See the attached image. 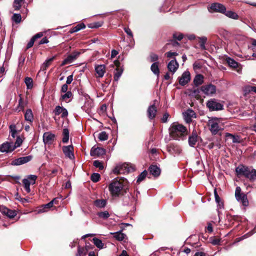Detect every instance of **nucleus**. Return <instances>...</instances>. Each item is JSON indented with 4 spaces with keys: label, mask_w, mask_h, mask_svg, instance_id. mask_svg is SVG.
Returning <instances> with one entry per match:
<instances>
[{
    "label": "nucleus",
    "mask_w": 256,
    "mask_h": 256,
    "mask_svg": "<svg viewBox=\"0 0 256 256\" xmlns=\"http://www.w3.org/2000/svg\"><path fill=\"white\" fill-rule=\"evenodd\" d=\"M236 172L238 175L244 176L250 180L256 178V170L243 165H240L238 166L236 169Z\"/></svg>",
    "instance_id": "nucleus-3"
},
{
    "label": "nucleus",
    "mask_w": 256,
    "mask_h": 256,
    "mask_svg": "<svg viewBox=\"0 0 256 256\" xmlns=\"http://www.w3.org/2000/svg\"><path fill=\"white\" fill-rule=\"evenodd\" d=\"M227 17L234 19V20H238V14L232 10H226V8H225L224 12L222 13Z\"/></svg>",
    "instance_id": "nucleus-27"
},
{
    "label": "nucleus",
    "mask_w": 256,
    "mask_h": 256,
    "mask_svg": "<svg viewBox=\"0 0 256 256\" xmlns=\"http://www.w3.org/2000/svg\"><path fill=\"white\" fill-rule=\"evenodd\" d=\"M62 152L65 156L70 160H74V147L72 145L63 146L62 148Z\"/></svg>",
    "instance_id": "nucleus-12"
},
{
    "label": "nucleus",
    "mask_w": 256,
    "mask_h": 256,
    "mask_svg": "<svg viewBox=\"0 0 256 256\" xmlns=\"http://www.w3.org/2000/svg\"><path fill=\"white\" fill-rule=\"evenodd\" d=\"M184 120L186 123H190L192 122V118L196 117V114L194 110H188L183 113Z\"/></svg>",
    "instance_id": "nucleus-22"
},
{
    "label": "nucleus",
    "mask_w": 256,
    "mask_h": 256,
    "mask_svg": "<svg viewBox=\"0 0 256 256\" xmlns=\"http://www.w3.org/2000/svg\"><path fill=\"white\" fill-rule=\"evenodd\" d=\"M55 138V134H52L51 132H46L43 134V142L46 146H50L53 143Z\"/></svg>",
    "instance_id": "nucleus-13"
},
{
    "label": "nucleus",
    "mask_w": 256,
    "mask_h": 256,
    "mask_svg": "<svg viewBox=\"0 0 256 256\" xmlns=\"http://www.w3.org/2000/svg\"><path fill=\"white\" fill-rule=\"evenodd\" d=\"M63 138L62 141L64 143H66L69 139V131L67 128H64L62 132Z\"/></svg>",
    "instance_id": "nucleus-40"
},
{
    "label": "nucleus",
    "mask_w": 256,
    "mask_h": 256,
    "mask_svg": "<svg viewBox=\"0 0 256 256\" xmlns=\"http://www.w3.org/2000/svg\"><path fill=\"white\" fill-rule=\"evenodd\" d=\"M22 142L23 140L20 136H16V141L14 144V148L16 149V148L20 147L22 144Z\"/></svg>",
    "instance_id": "nucleus-48"
},
{
    "label": "nucleus",
    "mask_w": 256,
    "mask_h": 256,
    "mask_svg": "<svg viewBox=\"0 0 256 256\" xmlns=\"http://www.w3.org/2000/svg\"><path fill=\"white\" fill-rule=\"evenodd\" d=\"M123 72V70L121 68H117L116 70L114 75V80L116 81H118L120 77L121 76Z\"/></svg>",
    "instance_id": "nucleus-38"
},
{
    "label": "nucleus",
    "mask_w": 256,
    "mask_h": 256,
    "mask_svg": "<svg viewBox=\"0 0 256 256\" xmlns=\"http://www.w3.org/2000/svg\"><path fill=\"white\" fill-rule=\"evenodd\" d=\"M10 134L11 136L14 138L16 136L18 130L16 128V126L14 124H12L10 126Z\"/></svg>",
    "instance_id": "nucleus-44"
},
{
    "label": "nucleus",
    "mask_w": 256,
    "mask_h": 256,
    "mask_svg": "<svg viewBox=\"0 0 256 256\" xmlns=\"http://www.w3.org/2000/svg\"><path fill=\"white\" fill-rule=\"evenodd\" d=\"M168 116H169V114H168V113H167V112L165 113V114H164V116H162V121L163 122H167Z\"/></svg>",
    "instance_id": "nucleus-59"
},
{
    "label": "nucleus",
    "mask_w": 256,
    "mask_h": 256,
    "mask_svg": "<svg viewBox=\"0 0 256 256\" xmlns=\"http://www.w3.org/2000/svg\"><path fill=\"white\" fill-rule=\"evenodd\" d=\"M12 20L16 23H20L21 22L22 17L20 14H14L12 16Z\"/></svg>",
    "instance_id": "nucleus-51"
},
{
    "label": "nucleus",
    "mask_w": 256,
    "mask_h": 256,
    "mask_svg": "<svg viewBox=\"0 0 256 256\" xmlns=\"http://www.w3.org/2000/svg\"><path fill=\"white\" fill-rule=\"evenodd\" d=\"M58 201L57 198H55L53 199L52 201H50L48 204H46L42 206V209L40 210L39 212H42L46 211L44 209H48L52 206L54 204H56V202Z\"/></svg>",
    "instance_id": "nucleus-31"
},
{
    "label": "nucleus",
    "mask_w": 256,
    "mask_h": 256,
    "mask_svg": "<svg viewBox=\"0 0 256 256\" xmlns=\"http://www.w3.org/2000/svg\"><path fill=\"white\" fill-rule=\"evenodd\" d=\"M220 240L216 238H211L210 242L213 245H219L220 244Z\"/></svg>",
    "instance_id": "nucleus-56"
},
{
    "label": "nucleus",
    "mask_w": 256,
    "mask_h": 256,
    "mask_svg": "<svg viewBox=\"0 0 256 256\" xmlns=\"http://www.w3.org/2000/svg\"><path fill=\"white\" fill-rule=\"evenodd\" d=\"M150 70L156 76L160 74L159 62H154L150 66Z\"/></svg>",
    "instance_id": "nucleus-29"
},
{
    "label": "nucleus",
    "mask_w": 256,
    "mask_h": 256,
    "mask_svg": "<svg viewBox=\"0 0 256 256\" xmlns=\"http://www.w3.org/2000/svg\"><path fill=\"white\" fill-rule=\"evenodd\" d=\"M196 40L200 44V47L202 50H204L206 49L205 44L207 41V38L206 36L197 37Z\"/></svg>",
    "instance_id": "nucleus-33"
},
{
    "label": "nucleus",
    "mask_w": 256,
    "mask_h": 256,
    "mask_svg": "<svg viewBox=\"0 0 256 256\" xmlns=\"http://www.w3.org/2000/svg\"><path fill=\"white\" fill-rule=\"evenodd\" d=\"M87 252L84 248L78 246L76 255L78 256H85Z\"/></svg>",
    "instance_id": "nucleus-46"
},
{
    "label": "nucleus",
    "mask_w": 256,
    "mask_h": 256,
    "mask_svg": "<svg viewBox=\"0 0 256 256\" xmlns=\"http://www.w3.org/2000/svg\"><path fill=\"white\" fill-rule=\"evenodd\" d=\"M110 234L113 235L114 237L118 240L122 241L124 240L126 237V234L120 232H110Z\"/></svg>",
    "instance_id": "nucleus-30"
},
{
    "label": "nucleus",
    "mask_w": 256,
    "mask_h": 256,
    "mask_svg": "<svg viewBox=\"0 0 256 256\" xmlns=\"http://www.w3.org/2000/svg\"><path fill=\"white\" fill-rule=\"evenodd\" d=\"M206 106L210 111H217L223 109V104L216 100L212 98L206 102Z\"/></svg>",
    "instance_id": "nucleus-8"
},
{
    "label": "nucleus",
    "mask_w": 256,
    "mask_h": 256,
    "mask_svg": "<svg viewBox=\"0 0 256 256\" xmlns=\"http://www.w3.org/2000/svg\"><path fill=\"white\" fill-rule=\"evenodd\" d=\"M214 195L216 202L218 204L219 208H222L223 207V203L221 201L220 198L218 196L216 189L214 190Z\"/></svg>",
    "instance_id": "nucleus-36"
},
{
    "label": "nucleus",
    "mask_w": 256,
    "mask_h": 256,
    "mask_svg": "<svg viewBox=\"0 0 256 256\" xmlns=\"http://www.w3.org/2000/svg\"><path fill=\"white\" fill-rule=\"evenodd\" d=\"M94 107V102L90 98L86 99L84 104L82 106V110L86 113L89 114L92 108Z\"/></svg>",
    "instance_id": "nucleus-20"
},
{
    "label": "nucleus",
    "mask_w": 256,
    "mask_h": 256,
    "mask_svg": "<svg viewBox=\"0 0 256 256\" xmlns=\"http://www.w3.org/2000/svg\"><path fill=\"white\" fill-rule=\"evenodd\" d=\"M92 241L94 245L100 249H102L104 248V244L102 242V241L96 238H94L92 239Z\"/></svg>",
    "instance_id": "nucleus-41"
},
{
    "label": "nucleus",
    "mask_w": 256,
    "mask_h": 256,
    "mask_svg": "<svg viewBox=\"0 0 256 256\" xmlns=\"http://www.w3.org/2000/svg\"><path fill=\"white\" fill-rule=\"evenodd\" d=\"M24 1V0H14L13 4V6L14 10H19Z\"/></svg>",
    "instance_id": "nucleus-43"
},
{
    "label": "nucleus",
    "mask_w": 256,
    "mask_h": 256,
    "mask_svg": "<svg viewBox=\"0 0 256 256\" xmlns=\"http://www.w3.org/2000/svg\"><path fill=\"white\" fill-rule=\"evenodd\" d=\"M158 103V101L156 100H154V104L150 105L148 108L147 112L148 116L150 119H153L156 117L157 108L156 104Z\"/></svg>",
    "instance_id": "nucleus-15"
},
{
    "label": "nucleus",
    "mask_w": 256,
    "mask_h": 256,
    "mask_svg": "<svg viewBox=\"0 0 256 256\" xmlns=\"http://www.w3.org/2000/svg\"><path fill=\"white\" fill-rule=\"evenodd\" d=\"M25 84L26 86L27 89H31L33 86V80L30 77H26L24 80Z\"/></svg>",
    "instance_id": "nucleus-42"
},
{
    "label": "nucleus",
    "mask_w": 256,
    "mask_h": 256,
    "mask_svg": "<svg viewBox=\"0 0 256 256\" xmlns=\"http://www.w3.org/2000/svg\"><path fill=\"white\" fill-rule=\"evenodd\" d=\"M55 56H53L51 58H50L46 60L42 64V68L43 70H46L52 64L53 60L54 59Z\"/></svg>",
    "instance_id": "nucleus-35"
},
{
    "label": "nucleus",
    "mask_w": 256,
    "mask_h": 256,
    "mask_svg": "<svg viewBox=\"0 0 256 256\" xmlns=\"http://www.w3.org/2000/svg\"><path fill=\"white\" fill-rule=\"evenodd\" d=\"M167 150L168 152L174 155L179 154L181 152V148L178 145L174 144H170L167 146Z\"/></svg>",
    "instance_id": "nucleus-17"
},
{
    "label": "nucleus",
    "mask_w": 256,
    "mask_h": 256,
    "mask_svg": "<svg viewBox=\"0 0 256 256\" xmlns=\"http://www.w3.org/2000/svg\"><path fill=\"white\" fill-rule=\"evenodd\" d=\"M226 62L230 67L236 68L238 66V63L230 58H226Z\"/></svg>",
    "instance_id": "nucleus-37"
},
{
    "label": "nucleus",
    "mask_w": 256,
    "mask_h": 256,
    "mask_svg": "<svg viewBox=\"0 0 256 256\" xmlns=\"http://www.w3.org/2000/svg\"><path fill=\"white\" fill-rule=\"evenodd\" d=\"M96 78H102L106 72V66L104 64L96 65L94 66Z\"/></svg>",
    "instance_id": "nucleus-16"
},
{
    "label": "nucleus",
    "mask_w": 256,
    "mask_h": 256,
    "mask_svg": "<svg viewBox=\"0 0 256 256\" xmlns=\"http://www.w3.org/2000/svg\"><path fill=\"white\" fill-rule=\"evenodd\" d=\"M204 82V76L202 74H198L196 76L194 80V83L195 86H198L202 84Z\"/></svg>",
    "instance_id": "nucleus-34"
},
{
    "label": "nucleus",
    "mask_w": 256,
    "mask_h": 256,
    "mask_svg": "<svg viewBox=\"0 0 256 256\" xmlns=\"http://www.w3.org/2000/svg\"><path fill=\"white\" fill-rule=\"evenodd\" d=\"M37 178L36 175L30 174L22 180V182L24 187L27 193L30 192V185H33L36 184Z\"/></svg>",
    "instance_id": "nucleus-7"
},
{
    "label": "nucleus",
    "mask_w": 256,
    "mask_h": 256,
    "mask_svg": "<svg viewBox=\"0 0 256 256\" xmlns=\"http://www.w3.org/2000/svg\"><path fill=\"white\" fill-rule=\"evenodd\" d=\"M25 120L30 122H32L34 120V116L32 112L30 109L26 110L24 114Z\"/></svg>",
    "instance_id": "nucleus-32"
},
{
    "label": "nucleus",
    "mask_w": 256,
    "mask_h": 256,
    "mask_svg": "<svg viewBox=\"0 0 256 256\" xmlns=\"http://www.w3.org/2000/svg\"><path fill=\"white\" fill-rule=\"evenodd\" d=\"M42 36V32H39L35 34L32 38L35 40L36 38H40Z\"/></svg>",
    "instance_id": "nucleus-63"
},
{
    "label": "nucleus",
    "mask_w": 256,
    "mask_h": 256,
    "mask_svg": "<svg viewBox=\"0 0 256 256\" xmlns=\"http://www.w3.org/2000/svg\"><path fill=\"white\" fill-rule=\"evenodd\" d=\"M255 86H246L244 88V91L246 93H250L251 92H254V90Z\"/></svg>",
    "instance_id": "nucleus-55"
},
{
    "label": "nucleus",
    "mask_w": 256,
    "mask_h": 256,
    "mask_svg": "<svg viewBox=\"0 0 256 256\" xmlns=\"http://www.w3.org/2000/svg\"><path fill=\"white\" fill-rule=\"evenodd\" d=\"M135 166L130 163L119 164L113 170L116 174H124L133 172L135 170Z\"/></svg>",
    "instance_id": "nucleus-4"
},
{
    "label": "nucleus",
    "mask_w": 256,
    "mask_h": 256,
    "mask_svg": "<svg viewBox=\"0 0 256 256\" xmlns=\"http://www.w3.org/2000/svg\"><path fill=\"white\" fill-rule=\"evenodd\" d=\"M174 38L178 40H180L183 38V35L182 34H178L177 36L176 34H174Z\"/></svg>",
    "instance_id": "nucleus-64"
},
{
    "label": "nucleus",
    "mask_w": 256,
    "mask_h": 256,
    "mask_svg": "<svg viewBox=\"0 0 256 256\" xmlns=\"http://www.w3.org/2000/svg\"><path fill=\"white\" fill-rule=\"evenodd\" d=\"M34 41L35 40L34 39H32V38L27 44L26 49L30 48L31 47H32L34 45Z\"/></svg>",
    "instance_id": "nucleus-61"
},
{
    "label": "nucleus",
    "mask_w": 256,
    "mask_h": 256,
    "mask_svg": "<svg viewBox=\"0 0 256 256\" xmlns=\"http://www.w3.org/2000/svg\"><path fill=\"white\" fill-rule=\"evenodd\" d=\"M149 171L150 173L154 176H158L160 173V168L156 166H151L149 168Z\"/></svg>",
    "instance_id": "nucleus-26"
},
{
    "label": "nucleus",
    "mask_w": 256,
    "mask_h": 256,
    "mask_svg": "<svg viewBox=\"0 0 256 256\" xmlns=\"http://www.w3.org/2000/svg\"><path fill=\"white\" fill-rule=\"evenodd\" d=\"M68 89V86L67 84H64L62 86L61 88V92H67Z\"/></svg>",
    "instance_id": "nucleus-62"
},
{
    "label": "nucleus",
    "mask_w": 256,
    "mask_h": 256,
    "mask_svg": "<svg viewBox=\"0 0 256 256\" xmlns=\"http://www.w3.org/2000/svg\"><path fill=\"white\" fill-rule=\"evenodd\" d=\"M235 197L236 200L244 206H247L248 205V200L246 194L241 192V188L237 186L235 191Z\"/></svg>",
    "instance_id": "nucleus-6"
},
{
    "label": "nucleus",
    "mask_w": 256,
    "mask_h": 256,
    "mask_svg": "<svg viewBox=\"0 0 256 256\" xmlns=\"http://www.w3.org/2000/svg\"><path fill=\"white\" fill-rule=\"evenodd\" d=\"M98 138L101 141L106 140L108 138V135L106 132H102L99 134Z\"/></svg>",
    "instance_id": "nucleus-50"
},
{
    "label": "nucleus",
    "mask_w": 256,
    "mask_h": 256,
    "mask_svg": "<svg viewBox=\"0 0 256 256\" xmlns=\"http://www.w3.org/2000/svg\"><path fill=\"white\" fill-rule=\"evenodd\" d=\"M106 152L105 150L102 148H92L90 150V156H100L104 154Z\"/></svg>",
    "instance_id": "nucleus-23"
},
{
    "label": "nucleus",
    "mask_w": 256,
    "mask_h": 256,
    "mask_svg": "<svg viewBox=\"0 0 256 256\" xmlns=\"http://www.w3.org/2000/svg\"><path fill=\"white\" fill-rule=\"evenodd\" d=\"M1 211L2 213L7 216L10 218H14L16 214L14 210H10L6 207L2 208H1Z\"/></svg>",
    "instance_id": "nucleus-25"
},
{
    "label": "nucleus",
    "mask_w": 256,
    "mask_h": 256,
    "mask_svg": "<svg viewBox=\"0 0 256 256\" xmlns=\"http://www.w3.org/2000/svg\"><path fill=\"white\" fill-rule=\"evenodd\" d=\"M147 173L146 170L143 171L138 177L137 182L140 183L142 181L146 178Z\"/></svg>",
    "instance_id": "nucleus-47"
},
{
    "label": "nucleus",
    "mask_w": 256,
    "mask_h": 256,
    "mask_svg": "<svg viewBox=\"0 0 256 256\" xmlns=\"http://www.w3.org/2000/svg\"><path fill=\"white\" fill-rule=\"evenodd\" d=\"M54 112L55 115H59L60 114H62L61 116L62 118H66L68 115V110L63 107H61L60 106H56L54 110Z\"/></svg>",
    "instance_id": "nucleus-24"
},
{
    "label": "nucleus",
    "mask_w": 256,
    "mask_h": 256,
    "mask_svg": "<svg viewBox=\"0 0 256 256\" xmlns=\"http://www.w3.org/2000/svg\"><path fill=\"white\" fill-rule=\"evenodd\" d=\"M225 6L222 4L214 2L208 8V10L210 12H220L222 14L225 10Z\"/></svg>",
    "instance_id": "nucleus-9"
},
{
    "label": "nucleus",
    "mask_w": 256,
    "mask_h": 256,
    "mask_svg": "<svg viewBox=\"0 0 256 256\" xmlns=\"http://www.w3.org/2000/svg\"><path fill=\"white\" fill-rule=\"evenodd\" d=\"M80 54L78 52H74L72 54H70L65 58L62 63V66H64L67 64H69L73 62Z\"/></svg>",
    "instance_id": "nucleus-18"
},
{
    "label": "nucleus",
    "mask_w": 256,
    "mask_h": 256,
    "mask_svg": "<svg viewBox=\"0 0 256 256\" xmlns=\"http://www.w3.org/2000/svg\"><path fill=\"white\" fill-rule=\"evenodd\" d=\"M94 204L99 208L104 207L106 204V202L104 200H97L94 201Z\"/></svg>",
    "instance_id": "nucleus-45"
},
{
    "label": "nucleus",
    "mask_w": 256,
    "mask_h": 256,
    "mask_svg": "<svg viewBox=\"0 0 256 256\" xmlns=\"http://www.w3.org/2000/svg\"><path fill=\"white\" fill-rule=\"evenodd\" d=\"M94 166L95 167L98 168L100 170H102L104 168L102 162L98 160H94Z\"/></svg>",
    "instance_id": "nucleus-53"
},
{
    "label": "nucleus",
    "mask_w": 256,
    "mask_h": 256,
    "mask_svg": "<svg viewBox=\"0 0 256 256\" xmlns=\"http://www.w3.org/2000/svg\"><path fill=\"white\" fill-rule=\"evenodd\" d=\"M179 64L176 59L170 60L168 64L167 68L168 70L174 74L178 69Z\"/></svg>",
    "instance_id": "nucleus-21"
},
{
    "label": "nucleus",
    "mask_w": 256,
    "mask_h": 256,
    "mask_svg": "<svg viewBox=\"0 0 256 256\" xmlns=\"http://www.w3.org/2000/svg\"><path fill=\"white\" fill-rule=\"evenodd\" d=\"M108 190L111 195L118 197L126 193L128 190V182L126 179H114L108 186Z\"/></svg>",
    "instance_id": "nucleus-1"
},
{
    "label": "nucleus",
    "mask_w": 256,
    "mask_h": 256,
    "mask_svg": "<svg viewBox=\"0 0 256 256\" xmlns=\"http://www.w3.org/2000/svg\"><path fill=\"white\" fill-rule=\"evenodd\" d=\"M32 158V157L31 156L20 157L12 160L11 164L12 166H20L23 164L30 161Z\"/></svg>",
    "instance_id": "nucleus-14"
},
{
    "label": "nucleus",
    "mask_w": 256,
    "mask_h": 256,
    "mask_svg": "<svg viewBox=\"0 0 256 256\" xmlns=\"http://www.w3.org/2000/svg\"><path fill=\"white\" fill-rule=\"evenodd\" d=\"M166 56L168 58H172V56H176L178 55V54L176 52H168L166 54Z\"/></svg>",
    "instance_id": "nucleus-58"
},
{
    "label": "nucleus",
    "mask_w": 256,
    "mask_h": 256,
    "mask_svg": "<svg viewBox=\"0 0 256 256\" xmlns=\"http://www.w3.org/2000/svg\"><path fill=\"white\" fill-rule=\"evenodd\" d=\"M220 120L216 118H212L209 119L208 125L210 130L213 134H216L222 128L220 126Z\"/></svg>",
    "instance_id": "nucleus-5"
},
{
    "label": "nucleus",
    "mask_w": 256,
    "mask_h": 256,
    "mask_svg": "<svg viewBox=\"0 0 256 256\" xmlns=\"http://www.w3.org/2000/svg\"><path fill=\"white\" fill-rule=\"evenodd\" d=\"M150 58L151 62H158L157 60H158V56L154 53H151L150 55Z\"/></svg>",
    "instance_id": "nucleus-54"
},
{
    "label": "nucleus",
    "mask_w": 256,
    "mask_h": 256,
    "mask_svg": "<svg viewBox=\"0 0 256 256\" xmlns=\"http://www.w3.org/2000/svg\"><path fill=\"white\" fill-rule=\"evenodd\" d=\"M190 72L186 71L179 78V83L181 86H184L190 82Z\"/></svg>",
    "instance_id": "nucleus-19"
},
{
    "label": "nucleus",
    "mask_w": 256,
    "mask_h": 256,
    "mask_svg": "<svg viewBox=\"0 0 256 256\" xmlns=\"http://www.w3.org/2000/svg\"><path fill=\"white\" fill-rule=\"evenodd\" d=\"M198 141V135L196 134L192 133V134L189 136L188 144L190 146H194Z\"/></svg>",
    "instance_id": "nucleus-28"
},
{
    "label": "nucleus",
    "mask_w": 256,
    "mask_h": 256,
    "mask_svg": "<svg viewBox=\"0 0 256 256\" xmlns=\"http://www.w3.org/2000/svg\"><path fill=\"white\" fill-rule=\"evenodd\" d=\"M100 178V175L98 173H94L92 174L90 178L91 180L94 182H96L99 181Z\"/></svg>",
    "instance_id": "nucleus-52"
},
{
    "label": "nucleus",
    "mask_w": 256,
    "mask_h": 256,
    "mask_svg": "<svg viewBox=\"0 0 256 256\" xmlns=\"http://www.w3.org/2000/svg\"><path fill=\"white\" fill-rule=\"evenodd\" d=\"M200 90L206 95L211 96L214 94L216 92V87L212 84H208L202 86L200 88Z\"/></svg>",
    "instance_id": "nucleus-11"
},
{
    "label": "nucleus",
    "mask_w": 256,
    "mask_h": 256,
    "mask_svg": "<svg viewBox=\"0 0 256 256\" xmlns=\"http://www.w3.org/2000/svg\"><path fill=\"white\" fill-rule=\"evenodd\" d=\"M14 150L12 142H6L0 145V152H12Z\"/></svg>",
    "instance_id": "nucleus-10"
},
{
    "label": "nucleus",
    "mask_w": 256,
    "mask_h": 256,
    "mask_svg": "<svg viewBox=\"0 0 256 256\" xmlns=\"http://www.w3.org/2000/svg\"><path fill=\"white\" fill-rule=\"evenodd\" d=\"M98 216L103 219H106L110 216V214L108 211L100 212L98 214Z\"/></svg>",
    "instance_id": "nucleus-49"
},
{
    "label": "nucleus",
    "mask_w": 256,
    "mask_h": 256,
    "mask_svg": "<svg viewBox=\"0 0 256 256\" xmlns=\"http://www.w3.org/2000/svg\"><path fill=\"white\" fill-rule=\"evenodd\" d=\"M66 93L62 96V100H66L68 98H71L72 96V93L70 91H68L66 92Z\"/></svg>",
    "instance_id": "nucleus-57"
},
{
    "label": "nucleus",
    "mask_w": 256,
    "mask_h": 256,
    "mask_svg": "<svg viewBox=\"0 0 256 256\" xmlns=\"http://www.w3.org/2000/svg\"><path fill=\"white\" fill-rule=\"evenodd\" d=\"M73 80V75L71 74L67 77L66 84H71Z\"/></svg>",
    "instance_id": "nucleus-60"
},
{
    "label": "nucleus",
    "mask_w": 256,
    "mask_h": 256,
    "mask_svg": "<svg viewBox=\"0 0 256 256\" xmlns=\"http://www.w3.org/2000/svg\"><path fill=\"white\" fill-rule=\"evenodd\" d=\"M170 137L175 140H183L187 135L186 128L178 122L172 123L169 128Z\"/></svg>",
    "instance_id": "nucleus-2"
},
{
    "label": "nucleus",
    "mask_w": 256,
    "mask_h": 256,
    "mask_svg": "<svg viewBox=\"0 0 256 256\" xmlns=\"http://www.w3.org/2000/svg\"><path fill=\"white\" fill-rule=\"evenodd\" d=\"M86 28V26L84 24H77L76 26L74 27L71 30H70V33H74L75 32H77L82 29H84Z\"/></svg>",
    "instance_id": "nucleus-39"
}]
</instances>
